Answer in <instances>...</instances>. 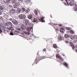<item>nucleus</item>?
Here are the masks:
<instances>
[{"mask_svg": "<svg viewBox=\"0 0 77 77\" xmlns=\"http://www.w3.org/2000/svg\"><path fill=\"white\" fill-rule=\"evenodd\" d=\"M69 4L70 6H75V7L74 8V10L75 11H77V5L76 4L74 3V0H71L70 2L69 3Z\"/></svg>", "mask_w": 77, "mask_h": 77, "instance_id": "obj_1", "label": "nucleus"}, {"mask_svg": "<svg viewBox=\"0 0 77 77\" xmlns=\"http://www.w3.org/2000/svg\"><path fill=\"white\" fill-rule=\"evenodd\" d=\"M13 25V24L11 22H7V26H9V27H8L6 28L7 30H11V27H12V26Z\"/></svg>", "mask_w": 77, "mask_h": 77, "instance_id": "obj_2", "label": "nucleus"}, {"mask_svg": "<svg viewBox=\"0 0 77 77\" xmlns=\"http://www.w3.org/2000/svg\"><path fill=\"white\" fill-rule=\"evenodd\" d=\"M19 17L20 20H23L26 18V16L24 14H20L19 16Z\"/></svg>", "mask_w": 77, "mask_h": 77, "instance_id": "obj_3", "label": "nucleus"}, {"mask_svg": "<svg viewBox=\"0 0 77 77\" xmlns=\"http://www.w3.org/2000/svg\"><path fill=\"white\" fill-rule=\"evenodd\" d=\"M20 6V3L17 2L15 3L14 5V8H17Z\"/></svg>", "mask_w": 77, "mask_h": 77, "instance_id": "obj_4", "label": "nucleus"}, {"mask_svg": "<svg viewBox=\"0 0 77 77\" xmlns=\"http://www.w3.org/2000/svg\"><path fill=\"white\" fill-rule=\"evenodd\" d=\"M3 17L5 18H6V19L7 20H8V18H9V15H8V13L4 14V16H3Z\"/></svg>", "mask_w": 77, "mask_h": 77, "instance_id": "obj_5", "label": "nucleus"}, {"mask_svg": "<svg viewBox=\"0 0 77 77\" xmlns=\"http://www.w3.org/2000/svg\"><path fill=\"white\" fill-rule=\"evenodd\" d=\"M21 34L23 35H30L29 32H27L26 31H24L22 32Z\"/></svg>", "mask_w": 77, "mask_h": 77, "instance_id": "obj_6", "label": "nucleus"}, {"mask_svg": "<svg viewBox=\"0 0 77 77\" xmlns=\"http://www.w3.org/2000/svg\"><path fill=\"white\" fill-rule=\"evenodd\" d=\"M0 11H5V10H6L5 7L4 6H0Z\"/></svg>", "mask_w": 77, "mask_h": 77, "instance_id": "obj_7", "label": "nucleus"}, {"mask_svg": "<svg viewBox=\"0 0 77 77\" xmlns=\"http://www.w3.org/2000/svg\"><path fill=\"white\" fill-rule=\"evenodd\" d=\"M8 26V22L5 23L3 24L1 23L0 24V26L1 27H5V26Z\"/></svg>", "mask_w": 77, "mask_h": 77, "instance_id": "obj_8", "label": "nucleus"}, {"mask_svg": "<svg viewBox=\"0 0 77 77\" xmlns=\"http://www.w3.org/2000/svg\"><path fill=\"white\" fill-rule=\"evenodd\" d=\"M56 57L58 58L59 59H60V60H61L62 61H63V58L61 57H60V55H59L58 54L56 55Z\"/></svg>", "mask_w": 77, "mask_h": 77, "instance_id": "obj_9", "label": "nucleus"}, {"mask_svg": "<svg viewBox=\"0 0 77 77\" xmlns=\"http://www.w3.org/2000/svg\"><path fill=\"white\" fill-rule=\"evenodd\" d=\"M70 45L72 48L73 50H74V45L72 42H70Z\"/></svg>", "mask_w": 77, "mask_h": 77, "instance_id": "obj_10", "label": "nucleus"}, {"mask_svg": "<svg viewBox=\"0 0 77 77\" xmlns=\"http://www.w3.org/2000/svg\"><path fill=\"white\" fill-rule=\"evenodd\" d=\"M13 21H13L12 23L14 24H15V25H17V24H18V22L16 20H13Z\"/></svg>", "mask_w": 77, "mask_h": 77, "instance_id": "obj_11", "label": "nucleus"}, {"mask_svg": "<svg viewBox=\"0 0 77 77\" xmlns=\"http://www.w3.org/2000/svg\"><path fill=\"white\" fill-rule=\"evenodd\" d=\"M38 19V20H39V18H34L33 19V20H32V22H33V23H36V21H37V19Z\"/></svg>", "mask_w": 77, "mask_h": 77, "instance_id": "obj_12", "label": "nucleus"}, {"mask_svg": "<svg viewBox=\"0 0 77 77\" xmlns=\"http://www.w3.org/2000/svg\"><path fill=\"white\" fill-rule=\"evenodd\" d=\"M63 30H65V29L63 27H61L60 29V31L61 33H63L64 32Z\"/></svg>", "mask_w": 77, "mask_h": 77, "instance_id": "obj_13", "label": "nucleus"}, {"mask_svg": "<svg viewBox=\"0 0 77 77\" xmlns=\"http://www.w3.org/2000/svg\"><path fill=\"white\" fill-rule=\"evenodd\" d=\"M31 29H33V26H31L30 27H28L27 29V30L30 32V31Z\"/></svg>", "mask_w": 77, "mask_h": 77, "instance_id": "obj_14", "label": "nucleus"}, {"mask_svg": "<svg viewBox=\"0 0 77 77\" xmlns=\"http://www.w3.org/2000/svg\"><path fill=\"white\" fill-rule=\"evenodd\" d=\"M27 17H28V18H29V20H31L33 17L32 16V15H30L28 16Z\"/></svg>", "mask_w": 77, "mask_h": 77, "instance_id": "obj_15", "label": "nucleus"}, {"mask_svg": "<svg viewBox=\"0 0 77 77\" xmlns=\"http://www.w3.org/2000/svg\"><path fill=\"white\" fill-rule=\"evenodd\" d=\"M64 37L65 38H68L69 37V35L67 34H65L64 35Z\"/></svg>", "mask_w": 77, "mask_h": 77, "instance_id": "obj_16", "label": "nucleus"}, {"mask_svg": "<svg viewBox=\"0 0 77 77\" xmlns=\"http://www.w3.org/2000/svg\"><path fill=\"white\" fill-rule=\"evenodd\" d=\"M21 9L18 8L17 9V12L18 14H20L21 12Z\"/></svg>", "mask_w": 77, "mask_h": 77, "instance_id": "obj_17", "label": "nucleus"}, {"mask_svg": "<svg viewBox=\"0 0 77 77\" xmlns=\"http://www.w3.org/2000/svg\"><path fill=\"white\" fill-rule=\"evenodd\" d=\"M44 17H42L40 20V21L43 23L45 22V20H44Z\"/></svg>", "mask_w": 77, "mask_h": 77, "instance_id": "obj_18", "label": "nucleus"}, {"mask_svg": "<svg viewBox=\"0 0 77 77\" xmlns=\"http://www.w3.org/2000/svg\"><path fill=\"white\" fill-rule=\"evenodd\" d=\"M23 30H24L26 28V27L24 25H22L20 27Z\"/></svg>", "mask_w": 77, "mask_h": 77, "instance_id": "obj_19", "label": "nucleus"}, {"mask_svg": "<svg viewBox=\"0 0 77 77\" xmlns=\"http://www.w3.org/2000/svg\"><path fill=\"white\" fill-rule=\"evenodd\" d=\"M64 65L67 68H68V64L66 62L64 63Z\"/></svg>", "mask_w": 77, "mask_h": 77, "instance_id": "obj_20", "label": "nucleus"}, {"mask_svg": "<svg viewBox=\"0 0 77 77\" xmlns=\"http://www.w3.org/2000/svg\"><path fill=\"white\" fill-rule=\"evenodd\" d=\"M24 21L25 23V24H26V25H27L29 23V20H25Z\"/></svg>", "mask_w": 77, "mask_h": 77, "instance_id": "obj_21", "label": "nucleus"}, {"mask_svg": "<svg viewBox=\"0 0 77 77\" xmlns=\"http://www.w3.org/2000/svg\"><path fill=\"white\" fill-rule=\"evenodd\" d=\"M18 33H19V32L17 31H15L14 32V35H17V34H18Z\"/></svg>", "mask_w": 77, "mask_h": 77, "instance_id": "obj_22", "label": "nucleus"}, {"mask_svg": "<svg viewBox=\"0 0 77 77\" xmlns=\"http://www.w3.org/2000/svg\"><path fill=\"white\" fill-rule=\"evenodd\" d=\"M30 11V10L29 9V8H27L26 10V13H29V12Z\"/></svg>", "mask_w": 77, "mask_h": 77, "instance_id": "obj_23", "label": "nucleus"}, {"mask_svg": "<svg viewBox=\"0 0 77 77\" xmlns=\"http://www.w3.org/2000/svg\"><path fill=\"white\" fill-rule=\"evenodd\" d=\"M53 46L54 48H57V45L56 44H54L53 45Z\"/></svg>", "mask_w": 77, "mask_h": 77, "instance_id": "obj_24", "label": "nucleus"}, {"mask_svg": "<svg viewBox=\"0 0 77 77\" xmlns=\"http://www.w3.org/2000/svg\"><path fill=\"white\" fill-rule=\"evenodd\" d=\"M34 12L35 15H38V12L37 11H36V10H34Z\"/></svg>", "mask_w": 77, "mask_h": 77, "instance_id": "obj_25", "label": "nucleus"}, {"mask_svg": "<svg viewBox=\"0 0 77 77\" xmlns=\"http://www.w3.org/2000/svg\"><path fill=\"white\" fill-rule=\"evenodd\" d=\"M70 38H71V39H74V37L73 35H71L70 36Z\"/></svg>", "mask_w": 77, "mask_h": 77, "instance_id": "obj_26", "label": "nucleus"}, {"mask_svg": "<svg viewBox=\"0 0 77 77\" xmlns=\"http://www.w3.org/2000/svg\"><path fill=\"white\" fill-rule=\"evenodd\" d=\"M17 1V0H11L12 3H15Z\"/></svg>", "mask_w": 77, "mask_h": 77, "instance_id": "obj_27", "label": "nucleus"}, {"mask_svg": "<svg viewBox=\"0 0 77 77\" xmlns=\"http://www.w3.org/2000/svg\"><path fill=\"white\" fill-rule=\"evenodd\" d=\"M63 38V36H61V35L60 36V37L59 38V40H62Z\"/></svg>", "mask_w": 77, "mask_h": 77, "instance_id": "obj_28", "label": "nucleus"}, {"mask_svg": "<svg viewBox=\"0 0 77 77\" xmlns=\"http://www.w3.org/2000/svg\"><path fill=\"white\" fill-rule=\"evenodd\" d=\"M70 32L71 33H72V34H73V33H74V31L72 30H70Z\"/></svg>", "mask_w": 77, "mask_h": 77, "instance_id": "obj_29", "label": "nucleus"}, {"mask_svg": "<svg viewBox=\"0 0 77 77\" xmlns=\"http://www.w3.org/2000/svg\"><path fill=\"white\" fill-rule=\"evenodd\" d=\"M22 10L23 12H24L26 11V9L24 8H23L22 9Z\"/></svg>", "mask_w": 77, "mask_h": 77, "instance_id": "obj_30", "label": "nucleus"}, {"mask_svg": "<svg viewBox=\"0 0 77 77\" xmlns=\"http://www.w3.org/2000/svg\"><path fill=\"white\" fill-rule=\"evenodd\" d=\"M64 42L66 43V44H68V41L67 40H66L64 41Z\"/></svg>", "mask_w": 77, "mask_h": 77, "instance_id": "obj_31", "label": "nucleus"}, {"mask_svg": "<svg viewBox=\"0 0 77 77\" xmlns=\"http://www.w3.org/2000/svg\"><path fill=\"white\" fill-rule=\"evenodd\" d=\"M11 0H6V2L7 3H9Z\"/></svg>", "mask_w": 77, "mask_h": 77, "instance_id": "obj_32", "label": "nucleus"}, {"mask_svg": "<svg viewBox=\"0 0 77 77\" xmlns=\"http://www.w3.org/2000/svg\"><path fill=\"white\" fill-rule=\"evenodd\" d=\"M10 35H14V34L12 32H11L10 33Z\"/></svg>", "mask_w": 77, "mask_h": 77, "instance_id": "obj_33", "label": "nucleus"}, {"mask_svg": "<svg viewBox=\"0 0 77 77\" xmlns=\"http://www.w3.org/2000/svg\"><path fill=\"white\" fill-rule=\"evenodd\" d=\"M9 20L11 21H12V22H13V21H13V20H12V18L9 19Z\"/></svg>", "mask_w": 77, "mask_h": 77, "instance_id": "obj_34", "label": "nucleus"}, {"mask_svg": "<svg viewBox=\"0 0 77 77\" xmlns=\"http://www.w3.org/2000/svg\"><path fill=\"white\" fill-rule=\"evenodd\" d=\"M9 8H13V6L11 5H9Z\"/></svg>", "mask_w": 77, "mask_h": 77, "instance_id": "obj_35", "label": "nucleus"}, {"mask_svg": "<svg viewBox=\"0 0 77 77\" xmlns=\"http://www.w3.org/2000/svg\"><path fill=\"white\" fill-rule=\"evenodd\" d=\"M66 30H69L70 29V28L69 27H66Z\"/></svg>", "mask_w": 77, "mask_h": 77, "instance_id": "obj_36", "label": "nucleus"}, {"mask_svg": "<svg viewBox=\"0 0 77 77\" xmlns=\"http://www.w3.org/2000/svg\"><path fill=\"white\" fill-rule=\"evenodd\" d=\"M66 2H67V5H69V4H68V3L67 2V0H65Z\"/></svg>", "mask_w": 77, "mask_h": 77, "instance_id": "obj_37", "label": "nucleus"}, {"mask_svg": "<svg viewBox=\"0 0 77 77\" xmlns=\"http://www.w3.org/2000/svg\"><path fill=\"white\" fill-rule=\"evenodd\" d=\"M19 1L21 2H23V0H19Z\"/></svg>", "mask_w": 77, "mask_h": 77, "instance_id": "obj_38", "label": "nucleus"}, {"mask_svg": "<svg viewBox=\"0 0 77 77\" xmlns=\"http://www.w3.org/2000/svg\"><path fill=\"white\" fill-rule=\"evenodd\" d=\"M56 31H59V29H58L56 28Z\"/></svg>", "mask_w": 77, "mask_h": 77, "instance_id": "obj_39", "label": "nucleus"}, {"mask_svg": "<svg viewBox=\"0 0 77 77\" xmlns=\"http://www.w3.org/2000/svg\"><path fill=\"white\" fill-rule=\"evenodd\" d=\"M1 32H2V30L1 29H0V33H1Z\"/></svg>", "mask_w": 77, "mask_h": 77, "instance_id": "obj_40", "label": "nucleus"}, {"mask_svg": "<svg viewBox=\"0 0 77 77\" xmlns=\"http://www.w3.org/2000/svg\"><path fill=\"white\" fill-rule=\"evenodd\" d=\"M0 20H2V17H0Z\"/></svg>", "mask_w": 77, "mask_h": 77, "instance_id": "obj_41", "label": "nucleus"}, {"mask_svg": "<svg viewBox=\"0 0 77 77\" xmlns=\"http://www.w3.org/2000/svg\"><path fill=\"white\" fill-rule=\"evenodd\" d=\"M2 13L1 11H0V15H2Z\"/></svg>", "mask_w": 77, "mask_h": 77, "instance_id": "obj_42", "label": "nucleus"}, {"mask_svg": "<svg viewBox=\"0 0 77 77\" xmlns=\"http://www.w3.org/2000/svg\"><path fill=\"white\" fill-rule=\"evenodd\" d=\"M46 51V50L45 49H44L43 50V51Z\"/></svg>", "mask_w": 77, "mask_h": 77, "instance_id": "obj_43", "label": "nucleus"}, {"mask_svg": "<svg viewBox=\"0 0 77 77\" xmlns=\"http://www.w3.org/2000/svg\"><path fill=\"white\" fill-rule=\"evenodd\" d=\"M75 48L76 49H77V46H76L75 47Z\"/></svg>", "mask_w": 77, "mask_h": 77, "instance_id": "obj_44", "label": "nucleus"}, {"mask_svg": "<svg viewBox=\"0 0 77 77\" xmlns=\"http://www.w3.org/2000/svg\"><path fill=\"white\" fill-rule=\"evenodd\" d=\"M64 5H66V3H65V2H64Z\"/></svg>", "mask_w": 77, "mask_h": 77, "instance_id": "obj_45", "label": "nucleus"}, {"mask_svg": "<svg viewBox=\"0 0 77 77\" xmlns=\"http://www.w3.org/2000/svg\"><path fill=\"white\" fill-rule=\"evenodd\" d=\"M63 56H65V54H63Z\"/></svg>", "mask_w": 77, "mask_h": 77, "instance_id": "obj_46", "label": "nucleus"}, {"mask_svg": "<svg viewBox=\"0 0 77 77\" xmlns=\"http://www.w3.org/2000/svg\"><path fill=\"white\" fill-rule=\"evenodd\" d=\"M59 26H61L62 25L61 24H60L59 25Z\"/></svg>", "mask_w": 77, "mask_h": 77, "instance_id": "obj_47", "label": "nucleus"}, {"mask_svg": "<svg viewBox=\"0 0 77 77\" xmlns=\"http://www.w3.org/2000/svg\"><path fill=\"white\" fill-rule=\"evenodd\" d=\"M75 51H76V53H77V50H75Z\"/></svg>", "mask_w": 77, "mask_h": 77, "instance_id": "obj_48", "label": "nucleus"}, {"mask_svg": "<svg viewBox=\"0 0 77 77\" xmlns=\"http://www.w3.org/2000/svg\"><path fill=\"white\" fill-rule=\"evenodd\" d=\"M58 53H59V51H58Z\"/></svg>", "mask_w": 77, "mask_h": 77, "instance_id": "obj_49", "label": "nucleus"}, {"mask_svg": "<svg viewBox=\"0 0 77 77\" xmlns=\"http://www.w3.org/2000/svg\"><path fill=\"white\" fill-rule=\"evenodd\" d=\"M5 31L7 32V31H6V29H5Z\"/></svg>", "mask_w": 77, "mask_h": 77, "instance_id": "obj_50", "label": "nucleus"}, {"mask_svg": "<svg viewBox=\"0 0 77 77\" xmlns=\"http://www.w3.org/2000/svg\"><path fill=\"white\" fill-rule=\"evenodd\" d=\"M68 1H69V2L70 1V0H68Z\"/></svg>", "mask_w": 77, "mask_h": 77, "instance_id": "obj_51", "label": "nucleus"}, {"mask_svg": "<svg viewBox=\"0 0 77 77\" xmlns=\"http://www.w3.org/2000/svg\"><path fill=\"white\" fill-rule=\"evenodd\" d=\"M34 35L33 34H32V35L33 36Z\"/></svg>", "mask_w": 77, "mask_h": 77, "instance_id": "obj_52", "label": "nucleus"}, {"mask_svg": "<svg viewBox=\"0 0 77 77\" xmlns=\"http://www.w3.org/2000/svg\"><path fill=\"white\" fill-rule=\"evenodd\" d=\"M61 1H63V0H61Z\"/></svg>", "mask_w": 77, "mask_h": 77, "instance_id": "obj_53", "label": "nucleus"}, {"mask_svg": "<svg viewBox=\"0 0 77 77\" xmlns=\"http://www.w3.org/2000/svg\"><path fill=\"white\" fill-rule=\"evenodd\" d=\"M10 12H11V11H10Z\"/></svg>", "mask_w": 77, "mask_h": 77, "instance_id": "obj_54", "label": "nucleus"}]
</instances>
